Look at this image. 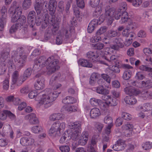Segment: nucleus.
<instances>
[{"label": "nucleus", "instance_id": "c03bdc74", "mask_svg": "<svg viewBox=\"0 0 152 152\" xmlns=\"http://www.w3.org/2000/svg\"><path fill=\"white\" fill-rule=\"evenodd\" d=\"M63 38H64V37L61 33L58 31L56 39V44L58 45L61 44L63 42Z\"/></svg>", "mask_w": 152, "mask_h": 152}, {"label": "nucleus", "instance_id": "423d86ee", "mask_svg": "<svg viewBox=\"0 0 152 152\" xmlns=\"http://www.w3.org/2000/svg\"><path fill=\"white\" fill-rule=\"evenodd\" d=\"M42 14H40L37 15L36 18L35 23L37 26H39L41 24L42 28L45 29L48 25L49 23H51L50 22L53 23V20H50V18H51L49 16L48 14H45V18L43 20L42 19Z\"/></svg>", "mask_w": 152, "mask_h": 152}, {"label": "nucleus", "instance_id": "dca6fc26", "mask_svg": "<svg viewBox=\"0 0 152 152\" xmlns=\"http://www.w3.org/2000/svg\"><path fill=\"white\" fill-rule=\"evenodd\" d=\"M24 118L26 120H29L30 123L32 124H37L39 123L38 119L34 113H31L26 115Z\"/></svg>", "mask_w": 152, "mask_h": 152}, {"label": "nucleus", "instance_id": "c756f323", "mask_svg": "<svg viewBox=\"0 0 152 152\" xmlns=\"http://www.w3.org/2000/svg\"><path fill=\"white\" fill-rule=\"evenodd\" d=\"M26 18L25 16L21 15L17 22L16 23L20 28L23 26L26 23Z\"/></svg>", "mask_w": 152, "mask_h": 152}, {"label": "nucleus", "instance_id": "2f4dec72", "mask_svg": "<svg viewBox=\"0 0 152 152\" xmlns=\"http://www.w3.org/2000/svg\"><path fill=\"white\" fill-rule=\"evenodd\" d=\"M141 146L145 150H149L152 148V142L149 141L144 142L142 144Z\"/></svg>", "mask_w": 152, "mask_h": 152}, {"label": "nucleus", "instance_id": "58836bf2", "mask_svg": "<svg viewBox=\"0 0 152 152\" xmlns=\"http://www.w3.org/2000/svg\"><path fill=\"white\" fill-rule=\"evenodd\" d=\"M101 102V100L93 98L90 100V103L91 105L93 106H96L99 105V104Z\"/></svg>", "mask_w": 152, "mask_h": 152}, {"label": "nucleus", "instance_id": "20e7f679", "mask_svg": "<svg viewBox=\"0 0 152 152\" xmlns=\"http://www.w3.org/2000/svg\"><path fill=\"white\" fill-rule=\"evenodd\" d=\"M59 31L64 37V39H71L73 41L76 37V34L74 27H63Z\"/></svg>", "mask_w": 152, "mask_h": 152}, {"label": "nucleus", "instance_id": "5701e85b", "mask_svg": "<svg viewBox=\"0 0 152 152\" xmlns=\"http://www.w3.org/2000/svg\"><path fill=\"white\" fill-rule=\"evenodd\" d=\"M78 64L82 66L85 67L91 68L93 66L92 64L86 59H80L78 61Z\"/></svg>", "mask_w": 152, "mask_h": 152}, {"label": "nucleus", "instance_id": "b1692460", "mask_svg": "<svg viewBox=\"0 0 152 152\" xmlns=\"http://www.w3.org/2000/svg\"><path fill=\"white\" fill-rule=\"evenodd\" d=\"M123 144L124 143L121 142L120 140L118 141L116 144L113 145V148L114 150L116 151L122 150L124 148Z\"/></svg>", "mask_w": 152, "mask_h": 152}, {"label": "nucleus", "instance_id": "cd10ccee", "mask_svg": "<svg viewBox=\"0 0 152 152\" xmlns=\"http://www.w3.org/2000/svg\"><path fill=\"white\" fill-rule=\"evenodd\" d=\"M32 73V69L31 68L27 69L24 72L23 75L22 77V80L23 83L28 77H29Z\"/></svg>", "mask_w": 152, "mask_h": 152}, {"label": "nucleus", "instance_id": "6e6d98bb", "mask_svg": "<svg viewBox=\"0 0 152 152\" xmlns=\"http://www.w3.org/2000/svg\"><path fill=\"white\" fill-rule=\"evenodd\" d=\"M143 53L146 56H150L152 55V50L148 48H145L143 49Z\"/></svg>", "mask_w": 152, "mask_h": 152}, {"label": "nucleus", "instance_id": "39448f33", "mask_svg": "<svg viewBox=\"0 0 152 152\" xmlns=\"http://www.w3.org/2000/svg\"><path fill=\"white\" fill-rule=\"evenodd\" d=\"M47 69L48 74H50L54 72L59 68L58 60L55 59L53 57L48 58L47 59Z\"/></svg>", "mask_w": 152, "mask_h": 152}, {"label": "nucleus", "instance_id": "338daca9", "mask_svg": "<svg viewBox=\"0 0 152 152\" xmlns=\"http://www.w3.org/2000/svg\"><path fill=\"white\" fill-rule=\"evenodd\" d=\"M94 126L95 129L100 132L102 131L103 127V125L102 123L97 122L95 124Z\"/></svg>", "mask_w": 152, "mask_h": 152}, {"label": "nucleus", "instance_id": "412c9836", "mask_svg": "<svg viewBox=\"0 0 152 152\" xmlns=\"http://www.w3.org/2000/svg\"><path fill=\"white\" fill-rule=\"evenodd\" d=\"M12 6L14 9V13L18 14L19 15H21L22 13V9L20 4L16 1L13 2Z\"/></svg>", "mask_w": 152, "mask_h": 152}, {"label": "nucleus", "instance_id": "603ef678", "mask_svg": "<svg viewBox=\"0 0 152 152\" xmlns=\"http://www.w3.org/2000/svg\"><path fill=\"white\" fill-rule=\"evenodd\" d=\"M109 101L108 102V103L109 104H110L111 106H115L117 104V101L116 99L115 98H112L110 96V98H109Z\"/></svg>", "mask_w": 152, "mask_h": 152}, {"label": "nucleus", "instance_id": "9b49d317", "mask_svg": "<svg viewBox=\"0 0 152 152\" xmlns=\"http://www.w3.org/2000/svg\"><path fill=\"white\" fill-rule=\"evenodd\" d=\"M86 56L91 62H99L101 63L102 57L101 58L95 52H88L86 54Z\"/></svg>", "mask_w": 152, "mask_h": 152}, {"label": "nucleus", "instance_id": "c85d7f7f", "mask_svg": "<svg viewBox=\"0 0 152 152\" xmlns=\"http://www.w3.org/2000/svg\"><path fill=\"white\" fill-rule=\"evenodd\" d=\"M31 0H23L22 2V8L24 10L29 9L31 5Z\"/></svg>", "mask_w": 152, "mask_h": 152}, {"label": "nucleus", "instance_id": "1a4fd4ad", "mask_svg": "<svg viewBox=\"0 0 152 152\" xmlns=\"http://www.w3.org/2000/svg\"><path fill=\"white\" fill-rule=\"evenodd\" d=\"M47 59L45 56H42L35 61L33 68L34 70L42 68L47 65Z\"/></svg>", "mask_w": 152, "mask_h": 152}, {"label": "nucleus", "instance_id": "8fccbe9b", "mask_svg": "<svg viewBox=\"0 0 152 152\" xmlns=\"http://www.w3.org/2000/svg\"><path fill=\"white\" fill-rule=\"evenodd\" d=\"M138 26V24L137 23L133 21L130 22L127 26V29H130L136 28Z\"/></svg>", "mask_w": 152, "mask_h": 152}, {"label": "nucleus", "instance_id": "4be33fe9", "mask_svg": "<svg viewBox=\"0 0 152 152\" xmlns=\"http://www.w3.org/2000/svg\"><path fill=\"white\" fill-rule=\"evenodd\" d=\"M100 110L98 108L95 107L92 108L90 112V116L91 118L96 119L101 115Z\"/></svg>", "mask_w": 152, "mask_h": 152}, {"label": "nucleus", "instance_id": "774afa93", "mask_svg": "<svg viewBox=\"0 0 152 152\" xmlns=\"http://www.w3.org/2000/svg\"><path fill=\"white\" fill-rule=\"evenodd\" d=\"M100 2V0H91L90 4L93 7H95L98 6Z\"/></svg>", "mask_w": 152, "mask_h": 152}, {"label": "nucleus", "instance_id": "4d7b16f0", "mask_svg": "<svg viewBox=\"0 0 152 152\" xmlns=\"http://www.w3.org/2000/svg\"><path fill=\"white\" fill-rule=\"evenodd\" d=\"M113 119L109 115L106 116L104 118V121L106 124L110 125H113Z\"/></svg>", "mask_w": 152, "mask_h": 152}, {"label": "nucleus", "instance_id": "4468645a", "mask_svg": "<svg viewBox=\"0 0 152 152\" xmlns=\"http://www.w3.org/2000/svg\"><path fill=\"white\" fill-rule=\"evenodd\" d=\"M122 39L120 38L115 39L113 41L114 44L110 45L111 49L118 50L120 48H123L124 45L122 43Z\"/></svg>", "mask_w": 152, "mask_h": 152}, {"label": "nucleus", "instance_id": "052dcab7", "mask_svg": "<svg viewBox=\"0 0 152 152\" xmlns=\"http://www.w3.org/2000/svg\"><path fill=\"white\" fill-rule=\"evenodd\" d=\"M122 12L118 10L115 11L114 10V18L117 20L119 19L121 17Z\"/></svg>", "mask_w": 152, "mask_h": 152}, {"label": "nucleus", "instance_id": "864d4df0", "mask_svg": "<svg viewBox=\"0 0 152 152\" xmlns=\"http://www.w3.org/2000/svg\"><path fill=\"white\" fill-rule=\"evenodd\" d=\"M102 77L106 81V82L108 83V86H106V87L109 88H110V78L109 77L108 75L106 74H102L101 75Z\"/></svg>", "mask_w": 152, "mask_h": 152}, {"label": "nucleus", "instance_id": "f704fd0d", "mask_svg": "<svg viewBox=\"0 0 152 152\" xmlns=\"http://www.w3.org/2000/svg\"><path fill=\"white\" fill-rule=\"evenodd\" d=\"M57 77L55 76L54 77H53L50 79V84L52 86H53V88L54 89H57L61 86L60 84H55V80L56 79Z\"/></svg>", "mask_w": 152, "mask_h": 152}, {"label": "nucleus", "instance_id": "f8f14e48", "mask_svg": "<svg viewBox=\"0 0 152 152\" xmlns=\"http://www.w3.org/2000/svg\"><path fill=\"white\" fill-rule=\"evenodd\" d=\"M59 28V24L55 23L52 24L50 28L48 27L46 30L48 37H50L52 35H56Z\"/></svg>", "mask_w": 152, "mask_h": 152}, {"label": "nucleus", "instance_id": "49530a36", "mask_svg": "<svg viewBox=\"0 0 152 152\" xmlns=\"http://www.w3.org/2000/svg\"><path fill=\"white\" fill-rule=\"evenodd\" d=\"M96 92L101 94H106L105 89L103 86H100L95 88Z\"/></svg>", "mask_w": 152, "mask_h": 152}, {"label": "nucleus", "instance_id": "2eb2a0df", "mask_svg": "<svg viewBox=\"0 0 152 152\" xmlns=\"http://www.w3.org/2000/svg\"><path fill=\"white\" fill-rule=\"evenodd\" d=\"M124 91L126 93L130 95L136 96L140 94V91L132 86L126 87L124 89Z\"/></svg>", "mask_w": 152, "mask_h": 152}, {"label": "nucleus", "instance_id": "69168bd1", "mask_svg": "<svg viewBox=\"0 0 152 152\" xmlns=\"http://www.w3.org/2000/svg\"><path fill=\"white\" fill-rule=\"evenodd\" d=\"M9 85V81L8 78H6L3 82V87L4 89L7 90Z\"/></svg>", "mask_w": 152, "mask_h": 152}, {"label": "nucleus", "instance_id": "c9c22d12", "mask_svg": "<svg viewBox=\"0 0 152 152\" xmlns=\"http://www.w3.org/2000/svg\"><path fill=\"white\" fill-rule=\"evenodd\" d=\"M140 94L141 96L144 99L151 98V96L152 95V94L150 91H143L141 93H140Z\"/></svg>", "mask_w": 152, "mask_h": 152}, {"label": "nucleus", "instance_id": "4c0bfd02", "mask_svg": "<svg viewBox=\"0 0 152 152\" xmlns=\"http://www.w3.org/2000/svg\"><path fill=\"white\" fill-rule=\"evenodd\" d=\"M6 22V15H4H4H2V17L0 18V31H2L3 30Z\"/></svg>", "mask_w": 152, "mask_h": 152}, {"label": "nucleus", "instance_id": "79ce46f5", "mask_svg": "<svg viewBox=\"0 0 152 152\" xmlns=\"http://www.w3.org/2000/svg\"><path fill=\"white\" fill-rule=\"evenodd\" d=\"M132 74V72L130 70H126L124 72L122 77L124 80H128L131 77Z\"/></svg>", "mask_w": 152, "mask_h": 152}, {"label": "nucleus", "instance_id": "aec40b11", "mask_svg": "<svg viewBox=\"0 0 152 152\" xmlns=\"http://www.w3.org/2000/svg\"><path fill=\"white\" fill-rule=\"evenodd\" d=\"M133 126L129 123H127L122 126L123 129L125 130V135L127 137H130L132 135V131Z\"/></svg>", "mask_w": 152, "mask_h": 152}, {"label": "nucleus", "instance_id": "393cba45", "mask_svg": "<svg viewBox=\"0 0 152 152\" xmlns=\"http://www.w3.org/2000/svg\"><path fill=\"white\" fill-rule=\"evenodd\" d=\"M76 102V100L73 97L67 96L62 100V102L65 104H72Z\"/></svg>", "mask_w": 152, "mask_h": 152}, {"label": "nucleus", "instance_id": "a878e982", "mask_svg": "<svg viewBox=\"0 0 152 152\" xmlns=\"http://www.w3.org/2000/svg\"><path fill=\"white\" fill-rule=\"evenodd\" d=\"M125 102L128 104L133 105L137 102L136 99L134 97L131 96H127L124 99Z\"/></svg>", "mask_w": 152, "mask_h": 152}, {"label": "nucleus", "instance_id": "7c9ffc66", "mask_svg": "<svg viewBox=\"0 0 152 152\" xmlns=\"http://www.w3.org/2000/svg\"><path fill=\"white\" fill-rule=\"evenodd\" d=\"M63 108L68 112L71 113L75 112L78 110V108L76 106L66 105L63 106Z\"/></svg>", "mask_w": 152, "mask_h": 152}, {"label": "nucleus", "instance_id": "72a5a7b5", "mask_svg": "<svg viewBox=\"0 0 152 152\" xmlns=\"http://www.w3.org/2000/svg\"><path fill=\"white\" fill-rule=\"evenodd\" d=\"M96 7L93 14V16L94 18L98 17L100 15L102 11V7L101 6H98Z\"/></svg>", "mask_w": 152, "mask_h": 152}, {"label": "nucleus", "instance_id": "a19ab883", "mask_svg": "<svg viewBox=\"0 0 152 152\" xmlns=\"http://www.w3.org/2000/svg\"><path fill=\"white\" fill-rule=\"evenodd\" d=\"M99 105L100 106V108L102 110L106 111V113H108V109L109 107V104L108 102H103L101 100V102L99 104Z\"/></svg>", "mask_w": 152, "mask_h": 152}, {"label": "nucleus", "instance_id": "bf43d9fd", "mask_svg": "<svg viewBox=\"0 0 152 152\" xmlns=\"http://www.w3.org/2000/svg\"><path fill=\"white\" fill-rule=\"evenodd\" d=\"M101 40V37L99 35L96 34V33L95 36L92 37L90 39V41L93 43L97 42Z\"/></svg>", "mask_w": 152, "mask_h": 152}, {"label": "nucleus", "instance_id": "6ab92c4d", "mask_svg": "<svg viewBox=\"0 0 152 152\" xmlns=\"http://www.w3.org/2000/svg\"><path fill=\"white\" fill-rule=\"evenodd\" d=\"M44 78L41 77L34 84V87L37 90H39L43 89L45 87Z\"/></svg>", "mask_w": 152, "mask_h": 152}, {"label": "nucleus", "instance_id": "e2e57ef3", "mask_svg": "<svg viewBox=\"0 0 152 152\" xmlns=\"http://www.w3.org/2000/svg\"><path fill=\"white\" fill-rule=\"evenodd\" d=\"M140 69L143 71L152 72V68L148 67L146 66L142 65L140 66Z\"/></svg>", "mask_w": 152, "mask_h": 152}, {"label": "nucleus", "instance_id": "0eeeda50", "mask_svg": "<svg viewBox=\"0 0 152 152\" xmlns=\"http://www.w3.org/2000/svg\"><path fill=\"white\" fill-rule=\"evenodd\" d=\"M108 55H104L102 57L101 64H105L107 66H110L115 63L117 60V56L113 55L110 56L109 54V52H107Z\"/></svg>", "mask_w": 152, "mask_h": 152}, {"label": "nucleus", "instance_id": "680f3d73", "mask_svg": "<svg viewBox=\"0 0 152 152\" xmlns=\"http://www.w3.org/2000/svg\"><path fill=\"white\" fill-rule=\"evenodd\" d=\"M8 110H4L0 112V119L2 120H5L7 116Z\"/></svg>", "mask_w": 152, "mask_h": 152}, {"label": "nucleus", "instance_id": "5fc2aeb1", "mask_svg": "<svg viewBox=\"0 0 152 152\" xmlns=\"http://www.w3.org/2000/svg\"><path fill=\"white\" fill-rule=\"evenodd\" d=\"M121 116L123 119L126 121L130 120L132 118L131 115L126 112L122 113Z\"/></svg>", "mask_w": 152, "mask_h": 152}, {"label": "nucleus", "instance_id": "a211bd4d", "mask_svg": "<svg viewBox=\"0 0 152 152\" xmlns=\"http://www.w3.org/2000/svg\"><path fill=\"white\" fill-rule=\"evenodd\" d=\"M57 1L56 0H50L48 9L50 14L52 15L55 12L57 6Z\"/></svg>", "mask_w": 152, "mask_h": 152}, {"label": "nucleus", "instance_id": "a18cd8bd", "mask_svg": "<svg viewBox=\"0 0 152 152\" xmlns=\"http://www.w3.org/2000/svg\"><path fill=\"white\" fill-rule=\"evenodd\" d=\"M44 4H34V9L36 12L37 15L41 14Z\"/></svg>", "mask_w": 152, "mask_h": 152}, {"label": "nucleus", "instance_id": "473e14b6", "mask_svg": "<svg viewBox=\"0 0 152 152\" xmlns=\"http://www.w3.org/2000/svg\"><path fill=\"white\" fill-rule=\"evenodd\" d=\"M140 109L144 111H146L152 110V104L145 103L140 107Z\"/></svg>", "mask_w": 152, "mask_h": 152}, {"label": "nucleus", "instance_id": "de8ad7c7", "mask_svg": "<svg viewBox=\"0 0 152 152\" xmlns=\"http://www.w3.org/2000/svg\"><path fill=\"white\" fill-rule=\"evenodd\" d=\"M42 129L41 126H34L31 128L32 132L34 133H38L42 132Z\"/></svg>", "mask_w": 152, "mask_h": 152}, {"label": "nucleus", "instance_id": "3c124183", "mask_svg": "<svg viewBox=\"0 0 152 152\" xmlns=\"http://www.w3.org/2000/svg\"><path fill=\"white\" fill-rule=\"evenodd\" d=\"M20 27L16 23L12 25L10 29V32L12 34L15 32L18 29H20Z\"/></svg>", "mask_w": 152, "mask_h": 152}, {"label": "nucleus", "instance_id": "f03ea898", "mask_svg": "<svg viewBox=\"0 0 152 152\" xmlns=\"http://www.w3.org/2000/svg\"><path fill=\"white\" fill-rule=\"evenodd\" d=\"M69 129L63 134L60 140V142L63 143L71 139L76 141L78 139L81 130V125L79 122H70L68 125Z\"/></svg>", "mask_w": 152, "mask_h": 152}, {"label": "nucleus", "instance_id": "ddd939ff", "mask_svg": "<svg viewBox=\"0 0 152 152\" xmlns=\"http://www.w3.org/2000/svg\"><path fill=\"white\" fill-rule=\"evenodd\" d=\"M36 16V13L34 11H30L28 15L27 19L28 26L33 28V30H35L34 28L35 25L33 19Z\"/></svg>", "mask_w": 152, "mask_h": 152}, {"label": "nucleus", "instance_id": "9d476101", "mask_svg": "<svg viewBox=\"0 0 152 152\" xmlns=\"http://www.w3.org/2000/svg\"><path fill=\"white\" fill-rule=\"evenodd\" d=\"M21 76L19 77V72L17 71H14L12 75V84H16L18 86L21 85L23 83Z\"/></svg>", "mask_w": 152, "mask_h": 152}, {"label": "nucleus", "instance_id": "37998d69", "mask_svg": "<svg viewBox=\"0 0 152 152\" xmlns=\"http://www.w3.org/2000/svg\"><path fill=\"white\" fill-rule=\"evenodd\" d=\"M141 87H145L150 88L152 87V80H148L146 81L142 82Z\"/></svg>", "mask_w": 152, "mask_h": 152}, {"label": "nucleus", "instance_id": "7ed1b4c3", "mask_svg": "<svg viewBox=\"0 0 152 152\" xmlns=\"http://www.w3.org/2000/svg\"><path fill=\"white\" fill-rule=\"evenodd\" d=\"M14 59L16 64L18 67L21 68L23 67L25 64L27 56L25 52V49L22 47H20L13 52Z\"/></svg>", "mask_w": 152, "mask_h": 152}, {"label": "nucleus", "instance_id": "ea45409f", "mask_svg": "<svg viewBox=\"0 0 152 152\" xmlns=\"http://www.w3.org/2000/svg\"><path fill=\"white\" fill-rule=\"evenodd\" d=\"M9 56V50L5 52L4 51L0 55V60L2 61H4L5 60L8 58Z\"/></svg>", "mask_w": 152, "mask_h": 152}, {"label": "nucleus", "instance_id": "0e129e2a", "mask_svg": "<svg viewBox=\"0 0 152 152\" xmlns=\"http://www.w3.org/2000/svg\"><path fill=\"white\" fill-rule=\"evenodd\" d=\"M60 150L61 152H69L70 151V148L68 145H62L59 147Z\"/></svg>", "mask_w": 152, "mask_h": 152}, {"label": "nucleus", "instance_id": "bb28decb", "mask_svg": "<svg viewBox=\"0 0 152 152\" xmlns=\"http://www.w3.org/2000/svg\"><path fill=\"white\" fill-rule=\"evenodd\" d=\"M103 15H101L98 19H94L89 23L95 27L99 24H100L104 20V18Z\"/></svg>", "mask_w": 152, "mask_h": 152}, {"label": "nucleus", "instance_id": "e433bc0d", "mask_svg": "<svg viewBox=\"0 0 152 152\" xmlns=\"http://www.w3.org/2000/svg\"><path fill=\"white\" fill-rule=\"evenodd\" d=\"M121 20L120 21L121 24L127 22L129 19L128 14L126 11L123 12L121 13Z\"/></svg>", "mask_w": 152, "mask_h": 152}, {"label": "nucleus", "instance_id": "f257e3e1", "mask_svg": "<svg viewBox=\"0 0 152 152\" xmlns=\"http://www.w3.org/2000/svg\"><path fill=\"white\" fill-rule=\"evenodd\" d=\"M40 94H37L35 91H31L28 94V97L31 99L34 98L36 96L37 97L41 96V99L39 100L38 104L40 105H42L45 108H47L50 107L54 101L58 96L59 93L57 91L52 90L50 88L46 89L44 91Z\"/></svg>", "mask_w": 152, "mask_h": 152}, {"label": "nucleus", "instance_id": "09e8293b", "mask_svg": "<svg viewBox=\"0 0 152 152\" xmlns=\"http://www.w3.org/2000/svg\"><path fill=\"white\" fill-rule=\"evenodd\" d=\"M127 8V4L125 2H121L120 4L119 8L118 9L122 12L125 11Z\"/></svg>", "mask_w": 152, "mask_h": 152}, {"label": "nucleus", "instance_id": "13d9d810", "mask_svg": "<svg viewBox=\"0 0 152 152\" xmlns=\"http://www.w3.org/2000/svg\"><path fill=\"white\" fill-rule=\"evenodd\" d=\"M28 140V137H23L20 139V143L23 146H27Z\"/></svg>", "mask_w": 152, "mask_h": 152}, {"label": "nucleus", "instance_id": "6e6552de", "mask_svg": "<svg viewBox=\"0 0 152 152\" xmlns=\"http://www.w3.org/2000/svg\"><path fill=\"white\" fill-rule=\"evenodd\" d=\"M103 15V18H104V20H108V23L110 25L114 20V10L113 9L110 8L109 6L106 7L105 10V14Z\"/></svg>", "mask_w": 152, "mask_h": 152}, {"label": "nucleus", "instance_id": "f3484780", "mask_svg": "<svg viewBox=\"0 0 152 152\" xmlns=\"http://www.w3.org/2000/svg\"><path fill=\"white\" fill-rule=\"evenodd\" d=\"M64 115L61 113H55L51 114L49 117L50 121H56L62 120L64 118Z\"/></svg>", "mask_w": 152, "mask_h": 152}]
</instances>
